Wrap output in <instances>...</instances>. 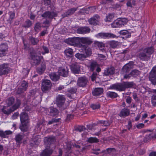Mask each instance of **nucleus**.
<instances>
[{
  "label": "nucleus",
  "instance_id": "obj_1",
  "mask_svg": "<svg viewBox=\"0 0 156 156\" xmlns=\"http://www.w3.org/2000/svg\"><path fill=\"white\" fill-rule=\"evenodd\" d=\"M132 82H123L121 83L114 84L110 86V88L116 90L120 91H124L126 88L132 87Z\"/></svg>",
  "mask_w": 156,
  "mask_h": 156
},
{
  "label": "nucleus",
  "instance_id": "obj_2",
  "mask_svg": "<svg viewBox=\"0 0 156 156\" xmlns=\"http://www.w3.org/2000/svg\"><path fill=\"white\" fill-rule=\"evenodd\" d=\"M20 100H17L16 103L13 105L12 107L4 106L2 109V111L5 114L9 115L17 109L20 106Z\"/></svg>",
  "mask_w": 156,
  "mask_h": 156
},
{
  "label": "nucleus",
  "instance_id": "obj_3",
  "mask_svg": "<svg viewBox=\"0 0 156 156\" xmlns=\"http://www.w3.org/2000/svg\"><path fill=\"white\" fill-rule=\"evenodd\" d=\"M66 42L70 45L77 46L79 48L85 47L84 45L80 43L79 37H73L66 39Z\"/></svg>",
  "mask_w": 156,
  "mask_h": 156
},
{
  "label": "nucleus",
  "instance_id": "obj_4",
  "mask_svg": "<svg viewBox=\"0 0 156 156\" xmlns=\"http://www.w3.org/2000/svg\"><path fill=\"white\" fill-rule=\"evenodd\" d=\"M85 47H80L82 48L85 50V54L80 53H78L75 55V57L77 58H85L88 57L90 56L92 54L91 49L89 47L87 46L86 45H84Z\"/></svg>",
  "mask_w": 156,
  "mask_h": 156
},
{
  "label": "nucleus",
  "instance_id": "obj_5",
  "mask_svg": "<svg viewBox=\"0 0 156 156\" xmlns=\"http://www.w3.org/2000/svg\"><path fill=\"white\" fill-rule=\"evenodd\" d=\"M127 22L126 19L119 18L115 20L111 24V26L113 28L120 27L125 25Z\"/></svg>",
  "mask_w": 156,
  "mask_h": 156
},
{
  "label": "nucleus",
  "instance_id": "obj_6",
  "mask_svg": "<svg viewBox=\"0 0 156 156\" xmlns=\"http://www.w3.org/2000/svg\"><path fill=\"white\" fill-rule=\"evenodd\" d=\"M145 53H140L139 55V58H149L151 57V55L154 51V48L151 46L148 47L144 49Z\"/></svg>",
  "mask_w": 156,
  "mask_h": 156
},
{
  "label": "nucleus",
  "instance_id": "obj_7",
  "mask_svg": "<svg viewBox=\"0 0 156 156\" xmlns=\"http://www.w3.org/2000/svg\"><path fill=\"white\" fill-rule=\"evenodd\" d=\"M57 16V13L54 11H46L43 13L41 16L42 17L52 20L54 18Z\"/></svg>",
  "mask_w": 156,
  "mask_h": 156
},
{
  "label": "nucleus",
  "instance_id": "obj_8",
  "mask_svg": "<svg viewBox=\"0 0 156 156\" xmlns=\"http://www.w3.org/2000/svg\"><path fill=\"white\" fill-rule=\"evenodd\" d=\"M149 79L153 85L156 84V66L154 67L151 71Z\"/></svg>",
  "mask_w": 156,
  "mask_h": 156
},
{
  "label": "nucleus",
  "instance_id": "obj_9",
  "mask_svg": "<svg viewBox=\"0 0 156 156\" xmlns=\"http://www.w3.org/2000/svg\"><path fill=\"white\" fill-rule=\"evenodd\" d=\"M11 70L8 64H3L0 65V76L8 73Z\"/></svg>",
  "mask_w": 156,
  "mask_h": 156
},
{
  "label": "nucleus",
  "instance_id": "obj_10",
  "mask_svg": "<svg viewBox=\"0 0 156 156\" xmlns=\"http://www.w3.org/2000/svg\"><path fill=\"white\" fill-rule=\"evenodd\" d=\"M51 85L50 80H44L42 83L41 89L43 91L49 90L51 88Z\"/></svg>",
  "mask_w": 156,
  "mask_h": 156
},
{
  "label": "nucleus",
  "instance_id": "obj_11",
  "mask_svg": "<svg viewBox=\"0 0 156 156\" xmlns=\"http://www.w3.org/2000/svg\"><path fill=\"white\" fill-rule=\"evenodd\" d=\"M88 80L87 79L85 76L79 77L77 81V85L79 87H82L86 86Z\"/></svg>",
  "mask_w": 156,
  "mask_h": 156
},
{
  "label": "nucleus",
  "instance_id": "obj_12",
  "mask_svg": "<svg viewBox=\"0 0 156 156\" xmlns=\"http://www.w3.org/2000/svg\"><path fill=\"white\" fill-rule=\"evenodd\" d=\"M80 43L85 45H90L92 42V40L88 37H79Z\"/></svg>",
  "mask_w": 156,
  "mask_h": 156
},
{
  "label": "nucleus",
  "instance_id": "obj_13",
  "mask_svg": "<svg viewBox=\"0 0 156 156\" xmlns=\"http://www.w3.org/2000/svg\"><path fill=\"white\" fill-rule=\"evenodd\" d=\"M97 37L114 38L116 36L115 34L110 33H99L96 35Z\"/></svg>",
  "mask_w": 156,
  "mask_h": 156
},
{
  "label": "nucleus",
  "instance_id": "obj_14",
  "mask_svg": "<svg viewBox=\"0 0 156 156\" xmlns=\"http://www.w3.org/2000/svg\"><path fill=\"white\" fill-rule=\"evenodd\" d=\"M8 48L7 44L6 43H2L0 46V57H2L5 55V52L7 50Z\"/></svg>",
  "mask_w": 156,
  "mask_h": 156
},
{
  "label": "nucleus",
  "instance_id": "obj_15",
  "mask_svg": "<svg viewBox=\"0 0 156 156\" xmlns=\"http://www.w3.org/2000/svg\"><path fill=\"white\" fill-rule=\"evenodd\" d=\"M20 120L21 123L24 124V123L29 122V119L27 113L25 112H23L20 115Z\"/></svg>",
  "mask_w": 156,
  "mask_h": 156
},
{
  "label": "nucleus",
  "instance_id": "obj_16",
  "mask_svg": "<svg viewBox=\"0 0 156 156\" xmlns=\"http://www.w3.org/2000/svg\"><path fill=\"white\" fill-rule=\"evenodd\" d=\"M28 87L27 83L25 81H23L21 86L18 89L17 91V93L18 94H21L26 91Z\"/></svg>",
  "mask_w": 156,
  "mask_h": 156
},
{
  "label": "nucleus",
  "instance_id": "obj_17",
  "mask_svg": "<svg viewBox=\"0 0 156 156\" xmlns=\"http://www.w3.org/2000/svg\"><path fill=\"white\" fill-rule=\"evenodd\" d=\"M65 101V98L63 95H58L56 98V102L58 107L63 105Z\"/></svg>",
  "mask_w": 156,
  "mask_h": 156
},
{
  "label": "nucleus",
  "instance_id": "obj_18",
  "mask_svg": "<svg viewBox=\"0 0 156 156\" xmlns=\"http://www.w3.org/2000/svg\"><path fill=\"white\" fill-rule=\"evenodd\" d=\"M77 8H72L68 9L67 12L62 14V18L68 17L73 14L77 10Z\"/></svg>",
  "mask_w": 156,
  "mask_h": 156
},
{
  "label": "nucleus",
  "instance_id": "obj_19",
  "mask_svg": "<svg viewBox=\"0 0 156 156\" xmlns=\"http://www.w3.org/2000/svg\"><path fill=\"white\" fill-rule=\"evenodd\" d=\"M90 31V29L87 27H81L78 28L77 30V32L81 34L88 33Z\"/></svg>",
  "mask_w": 156,
  "mask_h": 156
},
{
  "label": "nucleus",
  "instance_id": "obj_20",
  "mask_svg": "<svg viewBox=\"0 0 156 156\" xmlns=\"http://www.w3.org/2000/svg\"><path fill=\"white\" fill-rule=\"evenodd\" d=\"M58 72L60 75L64 77H67L68 75V69L67 67L65 68H60Z\"/></svg>",
  "mask_w": 156,
  "mask_h": 156
},
{
  "label": "nucleus",
  "instance_id": "obj_21",
  "mask_svg": "<svg viewBox=\"0 0 156 156\" xmlns=\"http://www.w3.org/2000/svg\"><path fill=\"white\" fill-rule=\"evenodd\" d=\"M99 18L100 17L98 15H95L89 19L88 22L90 24L95 25L98 24V22L99 21Z\"/></svg>",
  "mask_w": 156,
  "mask_h": 156
},
{
  "label": "nucleus",
  "instance_id": "obj_22",
  "mask_svg": "<svg viewBox=\"0 0 156 156\" xmlns=\"http://www.w3.org/2000/svg\"><path fill=\"white\" fill-rule=\"evenodd\" d=\"M55 141V137L54 136H51L49 137H45L44 140V142L47 147L49 145H51L54 143Z\"/></svg>",
  "mask_w": 156,
  "mask_h": 156
},
{
  "label": "nucleus",
  "instance_id": "obj_23",
  "mask_svg": "<svg viewBox=\"0 0 156 156\" xmlns=\"http://www.w3.org/2000/svg\"><path fill=\"white\" fill-rule=\"evenodd\" d=\"M70 68L72 71L75 74L79 73L80 70V66L77 64H72Z\"/></svg>",
  "mask_w": 156,
  "mask_h": 156
},
{
  "label": "nucleus",
  "instance_id": "obj_24",
  "mask_svg": "<svg viewBox=\"0 0 156 156\" xmlns=\"http://www.w3.org/2000/svg\"><path fill=\"white\" fill-rule=\"evenodd\" d=\"M132 67V65L130 63H127L123 67L121 73L124 74L125 73L128 72Z\"/></svg>",
  "mask_w": 156,
  "mask_h": 156
},
{
  "label": "nucleus",
  "instance_id": "obj_25",
  "mask_svg": "<svg viewBox=\"0 0 156 156\" xmlns=\"http://www.w3.org/2000/svg\"><path fill=\"white\" fill-rule=\"evenodd\" d=\"M130 113L129 110L128 109L124 108L121 111L119 115L121 117H124L129 115Z\"/></svg>",
  "mask_w": 156,
  "mask_h": 156
},
{
  "label": "nucleus",
  "instance_id": "obj_26",
  "mask_svg": "<svg viewBox=\"0 0 156 156\" xmlns=\"http://www.w3.org/2000/svg\"><path fill=\"white\" fill-rule=\"evenodd\" d=\"M29 122L24 123L23 124L21 123V125L20 126V128L21 131L23 132H26L28 131L29 128Z\"/></svg>",
  "mask_w": 156,
  "mask_h": 156
},
{
  "label": "nucleus",
  "instance_id": "obj_27",
  "mask_svg": "<svg viewBox=\"0 0 156 156\" xmlns=\"http://www.w3.org/2000/svg\"><path fill=\"white\" fill-rule=\"evenodd\" d=\"M50 147L47 146L46 149L42 152L41 154V156H50L52 153V150L50 148Z\"/></svg>",
  "mask_w": 156,
  "mask_h": 156
},
{
  "label": "nucleus",
  "instance_id": "obj_28",
  "mask_svg": "<svg viewBox=\"0 0 156 156\" xmlns=\"http://www.w3.org/2000/svg\"><path fill=\"white\" fill-rule=\"evenodd\" d=\"M109 44L111 47L113 48H117L121 45L120 42L115 41H112L109 42Z\"/></svg>",
  "mask_w": 156,
  "mask_h": 156
},
{
  "label": "nucleus",
  "instance_id": "obj_29",
  "mask_svg": "<svg viewBox=\"0 0 156 156\" xmlns=\"http://www.w3.org/2000/svg\"><path fill=\"white\" fill-rule=\"evenodd\" d=\"M115 73V69L113 67L108 68L105 70L104 73L106 76L112 75Z\"/></svg>",
  "mask_w": 156,
  "mask_h": 156
},
{
  "label": "nucleus",
  "instance_id": "obj_30",
  "mask_svg": "<svg viewBox=\"0 0 156 156\" xmlns=\"http://www.w3.org/2000/svg\"><path fill=\"white\" fill-rule=\"evenodd\" d=\"M94 46L95 47L99 48L100 49L105 51V44L103 42L98 41H95L94 43Z\"/></svg>",
  "mask_w": 156,
  "mask_h": 156
},
{
  "label": "nucleus",
  "instance_id": "obj_31",
  "mask_svg": "<svg viewBox=\"0 0 156 156\" xmlns=\"http://www.w3.org/2000/svg\"><path fill=\"white\" fill-rule=\"evenodd\" d=\"M12 133L10 130H7L5 132L0 131V136L3 138H6L8 137V135L11 134Z\"/></svg>",
  "mask_w": 156,
  "mask_h": 156
},
{
  "label": "nucleus",
  "instance_id": "obj_32",
  "mask_svg": "<svg viewBox=\"0 0 156 156\" xmlns=\"http://www.w3.org/2000/svg\"><path fill=\"white\" fill-rule=\"evenodd\" d=\"M103 90L101 88H95L92 92L93 95L97 96L103 93Z\"/></svg>",
  "mask_w": 156,
  "mask_h": 156
},
{
  "label": "nucleus",
  "instance_id": "obj_33",
  "mask_svg": "<svg viewBox=\"0 0 156 156\" xmlns=\"http://www.w3.org/2000/svg\"><path fill=\"white\" fill-rule=\"evenodd\" d=\"M120 35L125 36L126 38H128L131 36V33L127 30H122L119 32Z\"/></svg>",
  "mask_w": 156,
  "mask_h": 156
},
{
  "label": "nucleus",
  "instance_id": "obj_34",
  "mask_svg": "<svg viewBox=\"0 0 156 156\" xmlns=\"http://www.w3.org/2000/svg\"><path fill=\"white\" fill-rule=\"evenodd\" d=\"M98 66H100V65L98 64L97 62L93 61L90 63L89 67L91 71H93Z\"/></svg>",
  "mask_w": 156,
  "mask_h": 156
},
{
  "label": "nucleus",
  "instance_id": "obj_35",
  "mask_svg": "<svg viewBox=\"0 0 156 156\" xmlns=\"http://www.w3.org/2000/svg\"><path fill=\"white\" fill-rule=\"evenodd\" d=\"M65 53L66 58H72L73 57V50L70 48H68L65 51Z\"/></svg>",
  "mask_w": 156,
  "mask_h": 156
},
{
  "label": "nucleus",
  "instance_id": "obj_36",
  "mask_svg": "<svg viewBox=\"0 0 156 156\" xmlns=\"http://www.w3.org/2000/svg\"><path fill=\"white\" fill-rule=\"evenodd\" d=\"M46 67L44 64H43L41 66L37 68V72L41 74L43 73L45 70Z\"/></svg>",
  "mask_w": 156,
  "mask_h": 156
},
{
  "label": "nucleus",
  "instance_id": "obj_37",
  "mask_svg": "<svg viewBox=\"0 0 156 156\" xmlns=\"http://www.w3.org/2000/svg\"><path fill=\"white\" fill-rule=\"evenodd\" d=\"M145 138L147 140H151V139H156V133H155L154 132H151L147 134L145 136Z\"/></svg>",
  "mask_w": 156,
  "mask_h": 156
},
{
  "label": "nucleus",
  "instance_id": "obj_38",
  "mask_svg": "<svg viewBox=\"0 0 156 156\" xmlns=\"http://www.w3.org/2000/svg\"><path fill=\"white\" fill-rule=\"evenodd\" d=\"M32 25V22L29 20L27 19L25 21L22 25V27L25 28H28L30 27Z\"/></svg>",
  "mask_w": 156,
  "mask_h": 156
},
{
  "label": "nucleus",
  "instance_id": "obj_39",
  "mask_svg": "<svg viewBox=\"0 0 156 156\" xmlns=\"http://www.w3.org/2000/svg\"><path fill=\"white\" fill-rule=\"evenodd\" d=\"M29 39L30 43L33 45H37L39 41V40L37 38L32 37H30Z\"/></svg>",
  "mask_w": 156,
  "mask_h": 156
},
{
  "label": "nucleus",
  "instance_id": "obj_40",
  "mask_svg": "<svg viewBox=\"0 0 156 156\" xmlns=\"http://www.w3.org/2000/svg\"><path fill=\"white\" fill-rule=\"evenodd\" d=\"M49 76L51 79L53 81H56L59 79V76L55 73H51L49 74Z\"/></svg>",
  "mask_w": 156,
  "mask_h": 156
},
{
  "label": "nucleus",
  "instance_id": "obj_41",
  "mask_svg": "<svg viewBox=\"0 0 156 156\" xmlns=\"http://www.w3.org/2000/svg\"><path fill=\"white\" fill-rule=\"evenodd\" d=\"M106 94L108 97L112 98H115L118 96L117 94L114 92L108 91L107 92Z\"/></svg>",
  "mask_w": 156,
  "mask_h": 156
},
{
  "label": "nucleus",
  "instance_id": "obj_42",
  "mask_svg": "<svg viewBox=\"0 0 156 156\" xmlns=\"http://www.w3.org/2000/svg\"><path fill=\"white\" fill-rule=\"evenodd\" d=\"M40 136L39 135L35 136L33 138V141L35 145H38L41 141Z\"/></svg>",
  "mask_w": 156,
  "mask_h": 156
},
{
  "label": "nucleus",
  "instance_id": "obj_43",
  "mask_svg": "<svg viewBox=\"0 0 156 156\" xmlns=\"http://www.w3.org/2000/svg\"><path fill=\"white\" fill-rule=\"evenodd\" d=\"M140 73V72L139 70L134 69L131 71L130 73V75H131L132 76L136 77L139 75Z\"/></svg>",
  "mask_w": 156,
  "mask_h": 156
},
{
  "label": "nucleus",
  "instance_id": "obj_44",
  "mask_svg": "<svg viewBox=\"0 0 156 156\" xmlns=\"http://www.w3.org/2000/svg\"><path fill=\"white\" fill-rule=\"evenodd\" d=\"M136 1V0H129L127 2L126 5L128 6L132 7L135 5Z\"/></svg>",
  "mask_w": 156,
  "mask_h": 156
},
{
  "label": "nucleus",
  "instance_id": "obj_45",
  "mask_svg": "<svg viewBox=\"0 0 156 156\" xmlns=\"http://www.w3.org/2000/svg\"><path fill=\"white\" fill-rule=\"evenodd\" d=\"M99 124H101L102 126H109L110 125V123L108 121H98L97 122V124L98 125Z\"/></svg>",
  "mask_w": 156,
  "mask_h": 156
},
{
  "label": "nucleus",
  "instance_id": "obj_46",
  "mask_svg": "<svg viewBox=\"0 0 156 156\" xmlns=\"http://www.w3.org/2000/svg\"><path fill=\"white\" fill-rule=\"evenodd\" d=\"M14 101V99L12 97L9 98L6 102L7 105V106L10 107V106L12 104Z\"/></svg>",
  "mask_w": 156,
  "mask_h": 156
},
{
  "label": "nucleus",
  "instance_id": "obj_47",
  "mask_svg": "<svg viewBox=\"0 0 156 156\" xmlns=\"http://www.w3.org/2000/svg\"><path fill=\"white\" fill-rule=\"evenodd\" d=\"M88 142L90 143H97L98 142V139L96 137H90L88 139Z\"/></svg>",
  "mask_w": 156,
  "mask_h": 156
},
{
  "label": "nucleus",
  "instance_id": "obj_48",
  "mask_svg": "<svg viewBox=\"0 0 156 156\" xmlns=\"http://www.w3.org/2000/svg\"><path fill=\"white\" fill-rule=\"evenodd\" d=\"M9 20L10 21V23H11L12 22V20L14 18L15 14L14 12H10L9 13Z\"/></svg>",
  "mask_w": 156,
  "mask_h": 156
},
{
  "label": "nucleus",
  "instance_id": "obj_49",
  "mask_svg": "<svg viewBox=\"0 0 156 156\" xmlns=\"http://www.w3.org/2000/svg\"><path fill=\"white\" fill-rule=\"evenodd\" d=\"M30 55L31 58H35L37 57V55L35 50L33 48L30 49Z\"/></svg>",
  "mask_w": 156,
  "mask_h": 156
},
{
  "label": "nucleus",
  "instance_id": "obj_50",
  "mask_svg": "<svg viewBox=\"0 0 156 156\" xmlns=\"http://www.w3.org/2000/svg\"><path fill=\"white\" fill-rule=\"evenodd\" d=\"M50 112L51 113L53 114V115L54 116H55L58 114V111L56 108L51 107L50 108Z\"/></svg>",
  "mask_w": 156,
  "mask_h": 156
},
{
  "label": "nucleus",
  "instance_id": "obj_51",
  "mask_svg": "<svg viewBox=\"0 0 156 156\" xmlns=\"http://www.w3.org/2000/svg\"><path fill=\"white\" fill-rule=\"evenodd\" d=\"M151 101L152 105L156 106V95L153 94L151 98Z\"/></svg>",
  "mask_w": 156,
  "mask_h": 156
},
{
  "label": "nucleus",
  "instance_id": "obj_52",
  "mask_svg": "<svg viewBox=\"0 0 156 156\" xmlns=\"http://www.w3.org/2000/svg\"><path fill=\"white\" fill-rule=\"evenodd\" d=\"M23 138V136L20 135V134H18L15 137V140L17 142L20 143L21 142Z\"/></svg>",
  "mask_w": 156,
  "mask_h": 156
},
{
  "label": "nucleus",
  "instance_id": "obj_53",
  "mask_svg": "<svg viewBox=\"0 0 156 156\" xmlns=\"http://www.w3.org/2000/svg\"><path fill=\"white\" fill-rule=\"evenodd\" d=\"M68 91L72 94L75 93L77 91V88L76 87H70L68 89Z\"/></svg>",
  "mask_w": 156,
  "mask_h": 156
},
{
  "label": "nucleus",
  "instance_id": "obj_54",
  "mask_svg": "<svg viewBox=\"0 0 156 156\" xmlns=\"http://www.w3.org/2000/svg\"><path fill=\"white\" fill-rule=\"evenodd\" d=\"M40 59H31V62L32 65H38L40 62Z\"/></svg>",
  "mask_w": 156,
  "mask_h": 156
},
{
  "label": "nucleus",
  "instance_id": "obj_55",
  "mask_svg": "<svg viewBox=\"0 0 156 156\" xmlns=\"http://www.w3.org/2000/svg\"><path fill=\"white\" fill-rule=\"evenodd\" d=\"M114 17V15L113 14H109L108 16H106L107 21H111V20Z\"/></svg>",
  "mask_w": 156,
  "mask_h": 156
},
{
  "label": "nucleus",
  "instance_id": "obj_56",
  "mask_svg": "<svg viewBox=\"0 0 156 156\" xmlns=\"http://www.w3.org/2000/svg\"><path fill=\"white\" fill-rule=\"evenodd\" d=\"M90 7H89L87 8L81 9L79 11V12L80 13H88L89 12L88 11V10L90 9Z\"/></svg>",
  "mask_w": 156,
  "mask_h": 156
},
{
  "label": "nucleus",
  "instance_id": "obj_57",
  "mask_svg": "<svg viewBox=\"0 0 156 156\" xmlns=\"http://www.w3.org/2000/svg\"><path fill=\"white\" fill-rule=\"evenodd\" d=\"M91 80L94 81H96L97 77V75L96 73H93L91 76Z\"/></svg>",
  "mask_w": 156,
  "mask_h": 156
},
{
  "label": "nucleus",
  "instance_id": "obj_58",
  "mask_svg": "<svg viewBox=\"0 0 156 156\" xmlns=\"http://www.w3.org/2000/svg\"><path fill=\"white\" fill-rule=\"evenodd\" d=\"M97 125H98V124H97V122L96 123H94L93 124L87 125V128L88 129L91 130L93 129L94 126Z\"/></svg>",
  "mask_w": 156,
  "mask_h": 156
},
{
  "label": "nucleus",
  "instance_id": "obj_59",
  "mask_svg": "<svg viewBox=\"0 0 156 156\" xmlns=\"http://www.w3.org/2000/svg\"><path fill=\"white\" fill-rule=\"evenodd\" d=\"M91 107L93 109H98L100 107V105L99 104H92L91 106Z\"/></svg>",
  "mask_w": 156,
  "mask_h": 156
},
{
  "label": "nucleus",
  "instance_id": "obj_60",
  "mask_svg": "<svg viewBox=\"0 0 156 156\" xmlns=\"http://www.w3.org/2000/svg\"><path fill=\"white\" fill-rule=\"evenodd\" d=\"M85 129V128L83 126H79L77 128V130L80 132L84 131Z\"/></svg>",
  "mask_w": 156,
  "mask_h": 156
},
{
  "label": "nucleus",
  "instance_id": "obj_61",
  "mask_svg": "<svg viewBox=\"0 0 156 156\" xmlns=\"http://www.w3.org/2000/svg\"><path fill=\"white\" fill-rule=\"evenodd\" d=\"M41 27V24L40 23H36L34 29L36 31H37V29H39Z\"/></svg>",
  "mask_w": 156,
  "mask_h": 156
},
{
  "label": "nucleus",
  "instance_id": "obj_62",
  "mask_svg": "<svg viewBox=\"0 0 156 156\" xmlns=\"http://www.w3.org/2000/svg\"><path fill=\"white\" fill-rule=\"evenodd\" d=\"M121 7V5L119 4H116L112 5V8L114 9H117L120 8Z\"/></svg>",
  "mask_w": 156,
  "mask_h": 156
},
{
  "label": "nucleus",
  "instance_id": "obj_63",
  "mask_svg": "<svg viewBox=\"0 0 156 156\" xmlns=\"http://www.w3.org/2000/svg\"><path fill=\"white\" fill-rule=\"evenodd\" d=\"M58 121V119H52L51 121H49L48 122L49 124H52L54 122H57Z\"/></svg>",
  "mask_w": 156,
  "mask_h": 156
},
{
  "label": "nucleus",
  "instance_id": "obj_64",
  "mask_svg": "<svg viewBox=\"0 0 156 156\" xmlns=\"http://www.w3.org/2000/svg\"><path fill=\"white\" fill-rule=\"evenodd\" d=\"M144 124L143 123H140L136 126V127L139 129L143 128L144 126Z\"/></svg>",
  "mask_w": 156,
  "mask_h": 156
}]
</instances>
